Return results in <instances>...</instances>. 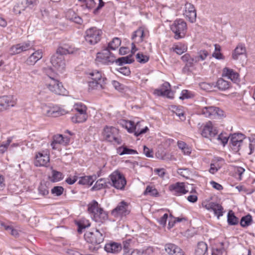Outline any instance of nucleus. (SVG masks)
Returning a JSON list of instances; mask_svg holds the SVG:
<instances>
[{
    "mask_svg": "<svg viewBox=\"0 0 255 255\" xmlns=\"http://www.w3.org/2000/svg\"><path fill=\"white\" fill-rule=\"evenodd\" d=\"M106 228L87 231L84 234L85 241L93 245H99L104 241Z\"/></svg>",
    "mask_w": 255,
    "mask_h": 255,
    "instance_id": "nucleus-1",
    "label": "nucleus"
},
{
    "mask_svg": "<svg viewBox=\"0 0 255 255\" xmlns=\"http://www.w3.org/2000/svg\"><path fill=\"white\" fill-rule=\"evenodd\" d=\"M91 81L89 82V89H104V85L106 84L107 79L103 77L101 71L94 70L89 72L88 74Z\"/></svg>",
    "mask_w": 255,
    "mask_h": 255,
    "instance_id": "nucleus-2",
    "label": "nucleus"
},
{
    "mask_svg": "<svg viewBox=\"0 0 255 255\" xmlns=\"http://www.w3.org/2000/svg\"><path fill=\"white\" fill-rule=\"evenodd\" d=\"M171 31L175 34L174 38L179 39L184 37L187 32V24L182 19L175 20L170 26Z\"/></svg>",
    "mask_w": 255,
    "mask_h": 255,
    "instance_id": "nucleus-3",
    "label": "nucleus"
},
{
    "mask_svg": "<svg viewBox=\"0 0 255 255\" xmlns=\"http://www.w3.org/2000/svg\"><path fill=\"white\" fill-rule=\"evenodd\" d=\"M74 108L77 113L71 117L72 122L74 123H81L85 122L88 118L86 106L81 103L74 105Z\"/></svg>",
    "mask_w": 255,
    "mask_h": 255,
    "instance_id": "nucleus-4",
    "label": "nucleus"
},
{
    "mask_svg": "<svg viewBox=\"0 0 255 255\" xmlns=\"http://www.w3.org/2000/svg\"><path fill=\"white\" fill-rule=\"evenodd\" d=\"M111 186L120 190H124L127 184V180L124 175L119 171L113 172L110 176Z\"/></svg>",
    "mask_w": 255,
    "mask_h": 255,
    "instance_id": "nucleus-5",
    "label": "nucleus"
},
{
    "mask_svg": "<svg viewBox=\"0 0 255 255\" xmlns=\"http://www.w3.org/2000/svg\"><path fill=\"white\" fill-rule=\"evenodd\" d=\"M122 125L125 126L128 132L134 133L136 136H140L146 133L149 130L147 127L140 128L139 122H137L135 125L134 123L131 121H122Z\"/></svg>",
    "mask_w": 255,
    "mask_h": 255,
    "instance_id": "nucleus-6",
    "label": "nucleus"
},
{
    "mask_svg": "<svg viewBox=\"0 0 255 255\" xmlns=\"http://www.w3.org/2000/svg\"><path fill=\"white\" fill-rule=\"evenodd\" d=\"M118 129L114 127L106 126L104 128L102 135L103 138L109 142H115L118 144L121 143V140L118 137Z\"/></svg>",
    "mask_w": 255,
    "mask_h": 255,
    "instance_id": "nucleus-7",
    "label": "nucleus"
},
{
    "mask_svg": "<svg viewBox=\"0 0 255 255\" xmlns=\"http://www.w3.org/2000/svg\"><path fill=\"white\" fill-rule=\"evenodd\" d=\"M102 31L95 27L87 29L85 36L86 41L91 45L97 43L101 39Z\"/></svg>",
    "mask_w": 255,
    "mask_h": 255,
    "instance_id": "nucleus-8",
    "label": "nucleus"
},
{
    "mask_svg": "<svg viewBox=\"0 0 255 255\" xmlns=\"http://www.w3.org/2000/svg\"><path fill=\"white\" fill-rule=\"evenodd\" d=\"M96 61L104 65H110L115 62L116 57L108 49L105 48L102 52L98 53Z\"/></svg>",
    "mask_w": 255,
    "mask_h": 255,
    "instance_id": "nucleus-9",
    "label": "nucleus"
},
{
    "mask_svg": "<svg viewBox=\"0 0 255 255\" xmlns=\"http://www.w3.org/2000/svg\"><path fill=\"white\" fill-rule=\"evenodd\" d=\"M230 144L231 148L235 152H238L241 148L243 140L246 138L245 134L241 133L230 134Z\"/></svg>",
    "mask_w": 255,
    "mask_h": 255,
    "instance_id": "nucleus-10",
    "label": "nucleus"
},
{
    "mask_svg": "<svg viewBox=\"0 0 255 255\" xmlns=\"http://www.w3.org/2000/svg\"><path fill=\"white\" fill-rule=\"evenodd\" d=\"M130 210L128 209V204L122 201L117 206L111 211V215L115 218H122L129 214Z\"/></svg>",
    "mask_w": 255,
    "mask_h": 255,
    "instance_id": "nucleus-11",
    "label": "nucleus"
},
{
    "mask_svg": "<svg viewBox=\"0 0 255 255\" xmlns=\"http://www.w3.org/2000/svg\"><path fill=\"white\" fill-rule=\"evenodd\" d=\"M224 113V111L219 108L214 106L205 107L201 110V114L205 117L210 118L223 117Z\"/></svg>",
    "mask_w": 255,
    "mask_h": 255,
    "instance_id": "nucleus-12",
    "label": "nucleus"
},
{
    "mask_svg": "<svg viewBox=\"0 0 255 255\" xmlns=\"http://www.w3.org/2000/svg\"><path fill=\"white\" fill-rule=\"evenodd\" d=\"M34 46L33 42L27 41L12 46L9 49L10 54L16 55L31 49Z\"/></svg>",
    "mask_w": 255,
    "mask_h": 255,
    "instance_id": "nucleus-13",
    "label": "nucleus"
},
{
    "mask_svg": "<svg viewBox=\"0 0 255 255\" xmlns=\"http://www.w3.org/2000/svg\"><path fill=\"white\" fill-rule=\"evenodd\" d=\"M43 115L47 117H57L64 114V111L57 107H50L46 104L41 107Z\"/></svg>",
    "mask_w": 255,
    "mask_h": 255,
    "instance_id": "nucleus-14",
    "label": "nucleus"
},
{
    "mask_svg": "<svg viewBox=\"0 0 255 255\" xmlns=\"http://www.w3.org/2000/svg\"><path fill=\"white\" fill-rule=\"evenodd\" d=\"M182 61L185 63V66L182 69V72L184 74H189L191 72L190 68L194 65L195 57H192L189 53H186L181 56Z\"/></svg>",
    "mask_w": 255,
    "mask_h": 255,
    "instance_id": "nucleus-15",
    "label": "nucleus"
},
{
    "mask_svg": "<svg viewBox=\"0 0 255 255\" xmlns=\"http://www.w3.org/2000/svg\"><path fill=\"white\" fill-rule=\"evenodd\" d=\"M48 88L51 91L58 95H65L66 91L62 83L53 78H51Z\"/></svg>",
    "mask_w": 255,
    "mask_h": 255,
    "instance_id": "nucleus-16",
    "label": "nucleus"
},
{
    "mask_svg": "<svg viewBox=\"0 0 255 255\" xmlns=\"http://www.w3.org/2000/svg\"><path fill=\"white\" fill-rule=\"evenodd\" d=\"M52 66L58 71L62 72L65 67L64 56L54 54L51 58Z\"/></svg>",
    "mask_w": 255,
    "mask_h": 255,
    "instance_id": "nucleus-17",
    "label": "nucleus"
},
{
    "mask_svg": "<svg viewBox=\"0 0 255 255\" xmlns=\"http://www.w3.org/2000/svg\"><path fill=\"white\" fill-rule=\"evenodd\" d=\"M169 190L175 196H180L185 194L188 192L185 187V184L184 182H176L171 184L169 186Z\"/></svg>",
    "mask_w": 255,
    "mask_h": 255,
    "instance_id": "nucleus-18",
    "label": "nucleus"
},
{
    "mask_svg": "<svg viewBox=\"0 0 255 255\" xmlns=\"http://www.w3.org/2000/svg\"><path fill=\"white\" fill-rule=\"evenodd\" d=\"M70 142V138L67 136H63L62 134H56L53 136L51 146L53 149H58L59 144L66 145Z\"/></svg>",
    "mask_w": 255,
    "mask_h": 255,
    "instance_id": "nucleus-19",
    "label": "nucleus"
},
{
    "mask_svg": "<svg viewBox=\"0 0 255 255\" xmlns=\"http://www.w3.org/2000/svg\"><path fill=\"white\" fill-rule=\"evenodd\" d=\"M183 14L191 23H194L196 19V11L194 6L189 2L185 4V10Z\"/></svg>",
    "mask_w": 255,
    "mask_h": 255,
    "instance_id": "nucleus-20",
    "label": "nucleus"
},
{
    "mask_svg": "<svg viewBox=\"0 0 255 255\" xmlns=\"http://www.w3.org/2000/svg\"><path fill=\"white\" fill-rule=\"evenodd\" d=\"M49 160V156L47 153L39 152L35 156L34 165L36 166H47Z\"/></svg>",
    "mask_w": 255,
    "mask_h": 255,
    "instance_id": "nucleus-21",
    "label": "nucleus"
},
{
    "mask_svg": "<svg viewBox=\"0 0 255 255\" xmlns=\"http://www.w3.org/2000/svg\"><path fill=\"white\" fill-rule=\"evenodd\" d=\"M15 102L11 96H3L0 97V112L6 110L10 107H13Z\"/></svg>",
    "mask_w": 255,
    "mask_h": 255,
    "instance_id": "nucleus-22",
    "label": "nucleus"
},
{
    "mask_svg": "<svg viewBox=\"0 0 255 255\" xmlns=\"http://www.w3.org/2000/svg\"><path fill=\"white\" fill-rule=\"evenodd\" d=\"M217 133V130L213 128L211 122H209L204 126L201 134L206 138H212L215 137Z\"/></svg>",
    "mask_w": 255,
    "mask_h": 255,
    "instance_id": "nucleus-23",
    "label": "nucleus"
},
{
    "mask_svg": "<svg viewBox=\"0 0 255 255\" xmlns=\"http://www.w3.org/2000/svg\"><path fill=\"white\" fill-rule=\"evenodd\" d=\"M146 36V33L144 31V28L139 27L132 33L131 39L136 43H140L144 41Z\"/></svg>",
    "mask_w": 255,
    "mask_h": 255,
    "instance_id": "nucleus-24",
    "label": "nucleus"
},
{
    "mask_svg": "<svg viewBox=\"0 0 255 255\" xmlns=\"http://www.w3.org/2000/svg\"><path fill=\"white\" fill-rule=\"evenodd\" d=\"M155 94L157 95L158 96H166L167 97L169 98H172V96H171V94H172V93L170 90V85L168 82H164L162 86V88L160 89H155L154 92Z\"/></svg>",
    "mask_w": 255,
    "mask_h": 255,
    "instance_id": "nucleus-25",
    "label": "nucleus"
},
{
    "mask_svg": "<svg viewBox=\"0 0 255 255\" xmlns=\"http://www.w3.org/2000/svg\"><path fill=\"white\" fill-rule=\"evenodd\" d=\"M164 247L166 252L169 255H184L182 250L174 244H166Z\"/></svg>",
    "mask_w": 255,
    "mask_h": 255,
    "instance_id": "nucleus-26",
    "label": "nucleus"
},
{
    "mask_svg": "<svg viewBox=\"0 0 255 255\" xmlns=\"http://www.w3.org/2000/svg\"><path fill=\"white\" fill-rule=\"evenodd\" d=\"M43 56L42 50L38 49L33 52L26 59L25 63L27 65H34L38 60L41 59Z\"/></svg>",
    "mask_w": 255,
    "mask_h": 255,
    "instance_id": "nucleus-27",
    "label": "nucleus"
},
{
    "mask_svg": "<svg viewBox=\"0 0 255 255\" xmlns=\"http://www.w3.org/2000/svg\"><path fill=\"white\" fill-rule=\"evenodd\" d=\"M222 76L226 77L233 82L236 83L239 81V74L233 69L225 67L222 71Z\"/></svg>",
    "mask_w": 255,
    "mask_h": 255,
    "instance_id": "nucleus-28",
    "label": "nucleus"
},
{
    "mask_svg": "<svg viewBox=\"0 0 255 255\" xmlns=\"http://www.w3.org/2000/svg\"><path fill=\"white\" fill-rule=\"evenodd\" d=\"M92 218L96 222L103 223L108 219V213L101 207L94 214Z\"/></svg>",
    "mask_w": 255,
    "mask_h": 255,
    "instance_id": "nucleus-29",
    "label": "nucleus"
},
{
    "mask_svg": "<svg viewBox=\"0 0 255 255\" xmlns=\"http://www.w3.org/2000/svg\"><path fill=\"white\" fill-rule=\"evenodd\" d=\"M244 55L246 56V48L244 44L240 43L233 51L232 57L234 60H237Z\"/></svg>",
    "mask_w": 255,
    "mask_h": 255,
    "instance_id": "nucleus-30",
    "label": "nucleus"
},
{
    "mask_svg": "<svg viewBox=\"0 0 255 255\" xmlns=\"http://www.w3.org/2000/svg\"><path fill=\"white\" fill-rule=\"evenodd\" d=\"M110 186H111V183L109 178H100L96 181L91 189L99 190L103 188H109Z\"/></svg>",
    "mask_w": 255,
    "mask_h": 255,
    "instance_id": "nucleus-31",
    "label": "nucleus"
},
{
    "mask_svg": "<svg viewBox=\"0 0 255 255\" xmlns=\"http://www.w3.org/2000/svg\"><path fill=\"white\" fill-rule=\"evenodd\" d=\"M104 248L108 253L117 254L122 250V245L120 243L111 242L106 244Z\"/></svg>",
    "mask_w": 255,
    "mask_h": 255,
    "instance_id": "nucleus-32",
    "label": "nucleus"
},
{
    "mask_svg": "<svg viewBox=\"0 0 255 255\" xmlns=\"http://www.w3.org/2000/svg\"><path fill=\"white\" fill-rule=\"evenodd\" d=\"M215 88L221 91H225L229 89L231 85V82L226 81L223 78H219L215 82Z\"/></svg>",
    "mask_w": 255,
    "mask_h": 255,
    "instance_id": "nucleus-33",
    "label": "nucleus"
},
{
    "mask_svg": "<svg viewBox=\"0 0 255 255\" xmlns=\"http://www.w3.org/2000/svg\"><path fill=\"white\" fill-rule=\"evenodd\" d=\"M96 179L97 176L96 175L81 177L78 181V184L91 186Z\"/></svg>",
    "mask_w": 255,
    "mask_h": 255,
    "instance_id": "nucleus-34",
    "label": "nucleus"
},
{
    "mask_svg": "<svg viewBox=\"0 0 255 255\" xmlns=\"http://www.w3.org/2000/svg\"><path fill=\"white\" fill-rule=\"evenodd\" d=\"M208 247L206 243L200 242L198 243L195 250V255H208Z\"/></svg>",
    "mask_w": 255,
    "mask_h": 255,
    "instance_id": "nucleus-35",
    "label": "nucleus"
},
{
    "mask_svg": "<svg viewBox=\"0 0 255 255\" xmlns=\"http://www.w3.org/2000/svg\"><path fill=\"white\" fill-rule=\"evenodd\" d=\"M171 111L175 114L180 119L183 121L185 120V117L184 116V112L183 110V107L180 106L172 105L170 108Z\"/></svg>",
    "mask_w": 255,
    "mask_h": 255,
    "instance_id": "nucleus-36",
    "label": "nucleus"
},
{
    "mask_svg": "<svg viewBox=\"0 0 255 255\" xmlns=\"http://www.w3.org/2000/svg\"><path fill=\"white\" fill-rule=\"evenodd\" d=\"M101 208V207L97 201L95 200L92 201L88 205L87 211L90 214L91 217H92L96 211Z\"/></svg>",
    "mask_w": 255,
    "mask_h": 255,
    "instance_id": "nucleus-37",
    "label": "nucleus"
},
{
    "mask_svg": "<svg viewBox=\"0 0 255 255\" xmlns=\"http://www.w3.org/2000/svg\"><path fill=\"white\" fill-rule=\"evenodd\" d=\"M227 222L229 225L234 226L239 223V219L235 216L234 213L232 211L228 212L227 216Z\"/></svg>",
    "mask_w": 255,
    "mask_h": 255,
    "instance_id": "nucleus-38",
    "label": "nucleus"
},
{
    "mask_svg": "<svg viewBox=\"0 0 255 255\" xmlns=\"http://www.w3.org/2000/svg\"><path fill=\"white\" fill-rule=\"evenodd\" d=\"M121 44V40L118 37H115L112 41L109 43L108 45L105 48L110 50H116Z\"/></svg>",
    "mask_w": 255,
    "mask_h": 255,
    "instance_id": "nucleus-39",
    "label": "nucleus"
},
{
    "mask_svg": "<svg viewBox=\"0 0 255 255\" xmlns=\"http://www.w3.org/2000/svg\"><path fill=\"white\" fill-rule=\"evenodd\" d=\"M132 55H130L125 57H120L117 59H116V62L119 65H123L124 64H130L134 61V60L131 58Z\"/></svg>",
    "mask_w": 255,
    "mask_h": 255,
    "instance_id": "nucleus-40",
    "label": "nucleus"
},
{
    "mask_svg": "<svg viewBox=\"0 0 255 255\" xmlns=\"http://www.w3.org/2000/svg\"><path fill=\"white\" fill-rule=\"evenodd\" d=\"M0 226L3 227L5 230L9 233L12 236L14 237H17L19 236L18 231L13 229L12 226L6 225L4 223L0 221Z\"/></svg>",
    "mask_w": 255,
    "mask_h": 255,
    "instance_id": "nucleus-41",
    "label": "nucleus"
},
{
    "mask_svg": "<svg viewBox=\"0 0 255 255\" xmlns=\"http://www.w3.org/2000/svg\"><path fill=\"white\" fill-rule=\"evenodd\" d=\"M253 221L252 217L250 214L243 216L240 221V225L243 227L250 226Z\"/></svg>",
    "mask_w": 255,
    "mask_h": 255,
    "instance_id": "nucleus-42",
    "label": "nucleus"
},
{
    "mask_svg": "<svg viewBox=\"0 0 255 255\" xmlns=\"http://www.w3.org/2000/svg\"><path fill=\"white\" fill-rule=\"evenodd\" d=\"M25 6L22 2H18L14 5L12 11L15 14H19L27 8Z\"/></svg>",
    "mask_w": 255,
    "mask_h": 255,
    "instance_id": "nucleus-43",
    "label": "nucleus"
},
{
    "mask_svg": "<svg viewBox=\"0 0 255 255\" xmlns=\"http://www.w3.org/2000/svg\"><path fill=\"white\" fill-rule=\"evenodd\" d=\"M63 178V174L56 170H53L52 172V176L50 177V180L52 182H56L61 180Z\"/></svg>",
    "mask_w": 255,
    "mask_h": 255,
    "instance_id": "nucleus-44",
    "label": "nucleus"
},
{
    "mask_svg": "<svg viewBox=\"0 0 255 255\" xmlns=\"http://www.w3.org/2000/svg\"><path fill=\"white\" fill-rule=\"evenodd\" d=\"M117 152L121 155L124 154H133L137 153L135 150L129 149L127 147H119Z\"/></svg>",
    "mask_w": 255,
    "mask_h": 255,
    "instance_id": "nucleus-45",
    "label": "nucleus"
},
{
    "mask_svg": "<svg viewBox=\"0 0 255 255\" xmlns=\"http://www.w3.org/2000/svg\"><path fill=\"white\" fill-rule=\"evenodd\" d=\"M144 195H149L154 197H157L159 196V193L157 190L153 186H147L145 190L144 191Z\"/></svg>",
    "mask_w": 255,
    "mask_h": 255,
    "instance_id": "nucleus-46",
    "label": "nucleus"
},
{
    "mask_svg": "<svg viewBox=\"0 0 255 255\" xmlns=\"http://www.w3.org/2000/svg\"><path fill=\"white\" fill-rule=\"evenodd\" d=\"M79 1L83 2V4L82 6L84 9H91L96 5V2L94 0H79Z\"/></svg>",
    "mask_w": 255,
    "mask_h": 255,
    "instance_id": "nucleus-47",
    "label": "nucleus"
},
{
    "mask_svg": "<svg viewBox=\"0 0 255 255\" xmlns=\"http://www.w3.org/2000/svg\"><path fill=\"white\" fill-rule=\"evenodd\" d=\"M209 55V53L205 50H200L198 52V56H195V62H198L200 60L203 61L206 59Z\"/></svg>",
    "mask_w": 255,
    "mask_h": 255,
    "instance_id": "nucleus-48",
    "label": "nucleus"
},
{
    "mask_svg": "<svg viewBox=\"0 0 255 255\" xmlns=\"http://www.w3.org/2000/svg\"><path fill=\"white\" fill-rule=\"evenodd\" d=\"M230 137V135L228 136L226 133H221L218 135L217 139L220 141L221 143L224 146L228 143Z\"/></svg>",
    "mask_w": 255,
    "mask_h": 255,
    "instance_id": "nucleus-49",
    "label": "nucleus"
},
{
    "mask_svg": "<svg viewBox=\"0 0 255 255\" xmlns=\"http://www.w3.org/2000/svg\"><path fill=\"white\" fill-rule=\"evenodd\" d=\"M221 206V205L219 204L212 202L205 205V207L208 210L213 211L214 213L216 211H217V210H219V208Z\"/></svg>",
    "mask_w": 255,
    "mask_h": 255,
    "instance_id": "nucleus-50",
    "label": "nucleus"
},
{
    "mask_svg": "<svg viewBox=\"0 0 255 255\" xmlns=\"http://www.w3.org/2000/svg\"><path fill=\"white\" fill-rule=\"evenodd\" d=\"M201 88L206 91H211L215 88V82H203L200 85Z\"/></svg>",
    "mask_w": 255,
    "mask_h": 255,
    "instance_id": "nucleus-51",
    "label": "nucleus"
},
{
    "mask_svg": "<svg viewBox=\"0 0 255 255\" xmlns=\"http://www.w3.org/2000/svg\"><path fill=\"white\" fill-rule=\"evenodd\" d=\"M173 51H175L177 54L181 55L184 52L187 51V47L184 45L179 44L175 45L173 47Z\"/></svg>",
    "mask_w": 255,
    "mask_h": 255,
    "instance_id": "nucleus-52",
    "label": "nucleus"
},
{
    "mask_svg": "<svg viewBox=\"0 0 255 255\" xmlns=\"http://www.w3.org/2000/svg\"><path fill=\"white\" fill-rule=\"evenodd\" d=\"M137 61L141 63H145L149 60L148 56L143 55L141 53H138L136 55Z\"/></svg>",
    "mask_w": 255,
    "mask_h": 255,
    "instance_id": "nucleus-53",
    "label": "nucleus"
},
{
    "mask_svg": "<svg viewBox=\"0 0 255 255\" xmlns=\"http://www.w3.org/2000/svg\"><path fill=\"white\" fill-rule=\"evenodd\" d=\"M64 191V188L62 186H54L51 189V193L55 196H59L61 195Z\"/></svg>",
    "mask_w": 255,
    "mask_h": 255,
    "instance_id": "nucleus-54",
    "label": "nucleus"
},
{
    "mask_svg": "<svg viewBox=\"0 0 255 255\" xmlns=\"http://www.w3.org/2000/svg\"><path fill=\"white\" fill-rule=\"evenodd\" d=\"M39 193L44 196L48 194L49 190L48 187L45 184H41L38 187Z\"/></svg>",
    "mask_w": 255,
    "mask_h": 255,
    "instance_id": "nucleus-55",
    "label": "nucleus"
},
{
    "mask_svg": "<svg viewBox=\"0 0 255 255\" xmlns=\"http://www.w3.org/2000/svg\"><path fill=\"white\" fill-rule=\"evenodd\" d=\"M38 0H25V4L27 8L32 9L39 3Z\"/></svg>",
    "mask_w": 255,
    "mask_h": 255,
    "instance_id": "nucleus-56",
    "label": "nucleus"
},
{
    "mask_svg": "<svg viewBox=\"0 0 255 255\" xmlns=\"http://www.w3.org/2000/svg\"><path fill=\"white\" fill-rule=\"evenodd\" d=\"M73 53V51L70 49H68L63 47H59L55 54H58V55H66L67 54H70Z\"/></svg>",
    "mask_w": 255,
    "mask_h": 255,
    "instance_id": "nucleus-57",
    "label": "nucleus"
},
{
    "mask_svg": "<svg viewBox=\"0 0 255 255\" xmlns=\"http://www.w3.org/2000/svg\"><path fill=\"white\" fill-rule=\"evenodd\" d=\"M73 53V51L70 49H68L63 47H59L55 54H58V55H66L67 54H70Z\"/></svg>",
    "mask_w": 255,
    "mask_h": 255,
    "instance_id": "nucleus-58",
    "label": "nucleus"
},
{
    "mask_svg": "<svg viewBox=\"0 0 255 255\" xmlns=\"http://www.w3.org/2000/svg\"><path fill=\"white\" fill-rule=\"evenodd\" d=\"M131 239H128L126 241H123V251H125V252H127V251H131Z\"/></svg>",
    "mask_w": 255,
    "mask_h": 255,
    "instance_id": "nucleus-59",
    "label": "nucleus"
},
{
    "mask_svg": "<svg viewBox=\"0 0 255 255\" xmlns=\"http://www.w3.org/2000/svg\"><path fill=\"white\" fill-rule=\"evenodd\" d=\"M77 225L78 226V232L79 233H81L82 232L83 229L90 226V224L89 222H87V224H85L81 221L78 222Z\"/></svg>",
    "mask_w": 255,
    "mask_h": 255,
    "instance_id": "nucleus-60",
    "label": "nucleus"
},
{
    "mask_svg": "<svg viewBox=\"0 0 255 255\" xmlns=\"http://www.w3.org/2000/svg\"><path fill=\"white\" fill-rule=\"evenodd\" d=\"M112 83L113 86L114 87L115 89L117 90L122 92L124 89V85L121 84L119 82L117 81H112Z\"/></svg>",
    "mask_w": 255,
    "mask_h": 255,
    "instance_id": "nucleus-61",
    "label": "nucleus"
},
{
    "mask_svg": "<svg viewBox=\"0 0 255 255\" xmlns=\"http://www.w3.org/2000/svg\"><path fill=\"white\" fill-rule=\"evenodd\" d=\"M118 71L125 76H128L130 73V71L128 67L125 66L120 68Z\"/></svg>",
    "mask_w": 255,
    "mask_h": 255,
    "instance_id": "nucleus-62",
    "label": "nucleus"
},
{
    "mask_svg": "<svg viewBox=\"0 0 255 255\" xmlns=\"http://www.w3.org/2000/svg\"><path fill=\"white\" fill-rule=\"evenodd\" d=\"M168 216V214L167 213H165L163 215L162 217H161L160 219L158 220L159 224L162 227L165 226Z\"/></svg>",
    "mask_w": 255,
    "mask_h": 255,
    "instance_id": "nucleus-63",
    "label": "nucleus"
},
{
    "mask_svg": "<svg viewBox=\"0 0 255 255\" xmlns=\"http://www.w3.org/2000/svg\"><path fill=\"white\" fill-rule=\"evenodd\" d=\"M143 153L146 157H153V151L152 149L148 148L146 146H143Z\"/></svg>",
    "mask_w": 255,
    "mask_h": 255,
    "instance_id": "nucleus-64",
    "label": "nucleus"
}]
</instances>
